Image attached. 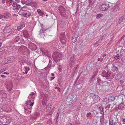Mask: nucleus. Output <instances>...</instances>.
Wrapping results in <instances>:
<instances>
[{
    "label": "nucleus",
    "mask_w": 125,
    "mask_h": 125,
    "mask_svg": "<svg viewBox=\"0 0 125 125\" xmlns=\"http://www.w3.org/2000/svg\"><path fill=\"white\" fill-rule=\"evenodd\" d=\"M52 56L54 61L56 63L59 62L63 57V55L58 52H54L53 53Z\"/></svg>",
    "instance_id": "1"
},
{
    "label": "nucleus",
    "mask_w": 125,
    "mask_h": 125,
    "mask_svg": "<svg viewBox=\"0 0 125 125\" xmlns=\"http://www.w3.org/2000/svg\"><path fill=\"white\" fill-rule=\"evenodd\" d=\"M77 98V95L75 94L73 95L70 94L68 95L67 99V101L70 104H73L76 102Z\"/></svg>",
    "instance_id": "2"
},
{
    "label": "nucleus",
    "mask_w": 125,
    "mask_h": 125,
    "mask_svg": "<svg viewBox=\"0 0 125 125\" xmlns=\"http://www.w3.org/2000/svg\"><path fill=\"white\" fill-rule=\"evenodd\" d=\"M15 58L13 56H10L7 58H5L4 60L5 64L8 62L10 63L14 61Z\"/></svg>",
    "instance_id": "3"
},
{
    "label": "nucleus",
    "mask_w": 125,
    "mask_h": 125,
    "mask_svg": "<svg viewBox=\"0 0 125 125\" xmlns=\"http://www.w3.org/2000/svg\"><path fill=\"white\" fill-rule=\"evenodd\" d=\"M60 40L63 44H64L67 41L66 38L65 37V34L64 33L61 34Z\"/></svg>",
    "instance_id": "4"
},
{
    "label": "nucleus",
    "mask_w": 125,
    "mask_h": 125,
    "mask_svg": "<svg viewBox=\"0 0 125 125\" xmlns=\"http://www.w3.org/2000/svg\"><path fill=\"white\" fill-rule=\"evenodd\" d=\"M125 22V16H123L120 17L116 21L117 24H119L120 23Z\"/></svg>",
    "instance_id": "5"
},
{
    "label": "nucleus",
    "mask_w": 125,
    "mask_h": 125,
    "mask_svg": "<svg viewBox=\"0 0 125 125\" xmlns=\"http://www.w3.org/2000/svg\"><path fill=\"white\" fill-rule=\"evenodd\" d=\"M28 46L29 47L32 51H35L37 49L36 45L32 42L29 43Z\"/></svg>",
    "instance_id": "6"
},
{
    "label": "nucleus",
    "mask_w": 125,
    "mask_h": 125,
    "mask_svg": "<svg viewBox=\"0 0 125 125\" xmlns=\"http://www.w3.org/2000/svg\"><path fill=\"white\" fill-rule=\"evenodd\" d=\"M103 76L105 77V78L107 79L109 78L108 77L110 76L111 74V72H106L105 71H104L102 72Z\"/></svg>",
    "instance_id": "7"
},
{
    "label": "nucleus",
    "mask_w": 125,
    "mask_h": 125,
    "mask_svg": "<svg viewBox=\"0 0 125 125\" xmlns=\"http://www.w3.org/2000/svg\"><path fill=\"white\" fill-rule=\"evenodd\" d=\"M12 6L13 7H14L15 8V9H17V10L20 9L21 8V7L20 5L19 4H18L16 2H14Z\"/></svg>",
    "instance_id": "8"
},
{
    "label": "nucleus",
    "mask_w": 125,
    "mask_h": 125,
    "mask_svg": "<svg viewBox=\"0 0 125 125\" xmlns=\"http://www.w3.org/2000/svg\"><path fill=\"white\" fill-rule=\"evenodd\" d=\"M46 30L47 29H45L44 28H42L40 31L39 34L40 35V36L42 38H44L45 35L44 34L43 31H46Z\"/></svg>",
    "instance_id": "9"
},
{
    "label": "nucleus",
    "mask_w": 125,
    "mask_h": 125,
    "mask_svg": "<svg viewBox=\"0 0 125 125\" xmlns=\"http://www.w3.org/2000/svg\"><path fill=\"white\" fill-rule=\"evenodd\" d=\"M28 3L32 6L35 7L37 6V3L36 1H31V0H28Z\"/></svg>",
    "instance_id": "10"
},
{
    "label": "nucleus",
    "mask_w": 125,
    "mask_h": 125,
    "mask_svg": "<svg viewBox=\"0 0 125 125\" xmlns=\"http://www.w3.org/2000/svg\"><path fill=\"white\" fill-rule=\"evenodd\" d=\"M100 8L101 10L103 11L106 10L107 9H108V7L106 4H103L101 5Z\"/></svg>",
    "instance_id": "11"
},
{
    "label": "nucleus",
    "mask_w": 125,
    "mask_h": 125,
    "mask_svg": "<svg viewBox=\"0 0 125 125\" xmlns=\"http://www.w3.org/2000/svg\"><path fill=\"white\" fill-rule=\"evenodd\" d=\"M99 104L97 102H96L93 103L91 106L92 108L94 110H95V109L98 108V107Z\"/></svg>",
    "instance_id": "12"
},
{
    "label": "nucleus",
    "mask_w": 125,
    "mask_h": 125,
    "mask_svg": "<svg viewBox=\"0 0 125 125\" xmlns=\"http://www.w3.org/2000/svg\"><path fill=\"white\" fill-rule=\"evenodd\" d=\"M78 37V36L77 34H74L72 36V42L73 43L77 41Z\"/></svg>",
    "instance_id": "13"
},
{
    "label": "nucleus",
    "mask_w": 125,
    "mask_h": 125,
    "mask_svg": "<svg viewBox=\"0 0 125 125\" xmlns=\"http://www.w3.org/2000/svg\"><path fill=\"white\" fill-rule=\"evenodd\" d=\"M75 55L74 54H72L71 57L70 59V61L72 63H73V64H74L75 63Z\"/></svg>",
    "instance_id": "14"
},
{
    "label": "nucleus",
    "mask_w": 125,
    "mask_h": 125,
    "mask_svg": "<svg viewBox=\"0 0 125 125\" xmlns=\"http://www.w3.org/2000/svg\"><path fill=\"white\" fill-rule=\"evenodd\" d=\"M124 103H121L119 104L118 107L116 108V109L118 110L122 109L124 107Z\"/></svg>",
    "instance_id": "15"
},
{
    "label": "nucleus",
    "mask_w": 125,
    "mask_h": 125,
    "mask_svg": "<svg viewBox=\"0 0 125 125\" xmlns=\"http://www.w3.org/2000/svg\"><path fill=\"white\" fill-rule=\"evenodd\" d=\"M122 76V74L121 73H119L116 74L115 76L116 79L117 80H119L120 78Z\"/></svg>",
    "instance_id": "16"
},
{
    "label": "nucleus",
    "mask_w": 125,
    "mask_h": 125,
    "mask_svg": "<svg viewBox=\"0 0 125 125\" xmlns=\"http://www.w3.org/2000/svg\"><path fill=\"white\" fill-rule=\"evenodd\" d=\"M92 96L94 100H98L100 99V97L97 95L92 94Z\"/></svg>",
    "instance_id": "17"
},
{
    "label": "nucleus",
    "mask_w": 125,
    "mask_h": 125,
    "mask_svg": "<svg viewBox=\"0 0 125 125\" xmlns=\"http://www.w3.org/2000/svg\"><path fill=\"white\" fill-rule=\"evenodd\" d=\"M109 125H115L116 124H118L117 123H116V122H114V120L112 119H109Z\"/></svg>",
    "instance_id": "18"
},
{
    "label": "nucleus",
    "mask_w": 125,
    "mask_h": 125,
    "mask_svg": "<svg viewBox=\"0 0 125 125\" xmlns=\"http://www.w3.org/2000/svg\"><path fill=\"white\" fill-rule=\"evenodd\" d=\"M6 125H7L10 123L11 121V119L10 117H6Z\"/></svg>",
    "instance_id": "19"
},
{
    "label": "nucleus",
    "mask_w": 125,
    "mask_h": 125,
    "mask_svg": "<svg viewBox=\"0 0 125 125\" xmlns=\"http://www.w3.org/2000/svg\"><path fill=\"white\" fill-rule=\"evenodd\" d=\"M10 30L9 28L8 27H6L3 30V31L4 32L8 33L10 32Z\"/></svg>",
    "instance_id": "20"
},
{
    "label": "nucleus",
    "mask_w": 125,
    "mask_h": 125,
    "mask_svg": "<svg viewBox=\"0 0 125 125\" xmlns=\"http://www.w3.org/2000/svg\"><path fill=\"white\" fill-rule=\"evenodd\" d=\"M12 87L13 86L11 84H10L9 85H8L7 86V88L10 91H11Z\"/></svg>",
    "instance_id": "21"
},
{
    "label": "nucleus",
    "mask_w": 125,
    "mask_h": 125,
    "mask_svg": "<svg viewBox=\"0 0 125 125\" xmlns=\"http://www.w3.org/2000/svg\"><path fill=\"white\" fill-rule=\"evenodd\" d=\"M112 70L113 71L115 72L118 70V68L115 65H113L112 68Z\"/></svg>",
    "instance_id": "22"
},
{
    "label": "nucleus",
    "mask_w": 125,
    "mask_h": 125,
    "mask_svg": "<svg viewBox=\"0 0 125 125\" xmlns=\"http://www.w3.org/2000/svg\"><path fill=\"white\" fill-rule=\"evenodd\" d=\"M25 25L24 23L22 24L21 25L17 27V30L18 31H19L21 30V29L23 27H25Z\"/></svg>",
    "instance_id": "23"
},
{
    "label": "nucleus",
    "mask_w": 125,
    "mask_h": 125,
    "mask_svg": "<svg viewBox=\"0 0 125 125\" xmlns=\"http://www.w3.org/2000/svg\"><path fill=\"white\" fill-rule=\"evenodd\" d=\"M119 9V7L118 5H116L113 8V10L114 12H115Z\"/></svg>",
    "instance_id": "24"
},
{
    "label": "nucleus",
    "mask_w": 125,
    "mask_h": 125,
    "mask_svg": "<svg viewBox=\"0 0 125 125\" xmlns=\"http://www.w3.org/2000/svg\"><path fill=\"white\" fill-rule=\"evenodd\" d=\"M23 35L24 36L26 37L27 38H28L29 37L28 33L27 32V31H25L23 33Z\"/></svg>",
    "instance_id": "25"
},
{
    "label": "nucleus",
    "mask_w": 125,
    "mask_h": 125,
    "mask_svg": "<svg viewBox=\"0 0 125 125\" xmlns=\"http://www.w3.org/2000/svg\"><path fill=\"white\" fill-rule=\"evenodd\" d=\"M98 73L97 71L96 70H94L93 73V75L92 77V78H94L95 77L96 75Z\"/></svg>",
    "instance_id": "26"
},
{
    "label": "nucleus",
    "mask_w": 125,
    "mask_h": 125,
    "mask_svg": "<svg viewBox=\"0 0 125 125\" xmlns=\"http://www.w3.org/2000/svg\"><path fill=\"white\" fill-rule=\"evenodd\" d=\"M25 10H23L22 9H21L19 11L18 13L20 15H23V14L25 12Z\"/></svg>",
    "instance_id": "27"
},
{
    "label": "nucleus",
    "mask_w": 125,
    "mask_h": 125,
    "mask_svg": "<svg viewBox=\"0 0 125 125\" xmlns=\"http://www.w3.org/2000/svg\"><path fill=\"white\" fill-rule=\"evenodd\" d=\"M10 14L8 12H6L4 14L3 16L4 17L6 18L7 17L10 16Z\"/></svg>",
    "instance_id": "28"
},
{
    "label": "nucleus",
    "mask_w": 125,
    "mask_h": 125,
    "mask_svg": "<svg viewBox=\"0 0 125 125\" xmlns=\"http://www.w3.org/2000/svg\"><path fill=\"white\" fill-rule=\"evenodd\" d=\"M51 106H52L51 104H49L46 107L47 110H49L51 109L52 107H51Z\"/></svg>",
    "instance_id": "29"
},
{
    "label": "nucleus",
    "mask_w": 125,
    "mask_h": 125,
    "mask_svg": "<svg viewBox=\"0 0 125 125\" xmlns=\"http://www.w3.org/2000/svg\"><path fill=\"white\" fill-rule=\"evenodd\" d=\"M103 15L101 13L97 14L96 16V18L97 19H98L103 16Z\"/></svg>",
    "instance_id": "30"
},
{
    "label": "nucleus",
    "mask_w": 125,
    "mask_h": 125,
    "mask_svg": "<svg viewBox=\"0 0 125 125\" xmlns=\"http://www.w3.org/2000/svg\"><path fill=\"white\" fill-rule=\"evenodd\" d=\"M120 56L119 54H117L114 57V58L115 60H120Z\"/></svg>",
    "instance_id": "31"
},
{
    "label": "nucleus",
    "mask_w": 125,
    "mask_h": 125,
    "mask_svg": "<svg viewBox=\"0 0 125 125\" xmlns=\"http://www.w3.org/2000/svg\"><path fill=\"white\" fill-rule=\"evenodd\" d=\"M37 11L38 12L40 13L42 15H43L44 13V12L42 11L40 9H38L37 10Z\"/></svg>",
    "instance_id": "32"
},
{
    "label": "nucleus",
    "mask_w": 125,
    "mask_h": 125,
    "mask_svg": "<svg viewBox=\"0 0 125 125\" xmlns=\"http://www.w3.org/2000/svg\"><path fill=\"white\" fill-rule=\"evenodd\" d=\"M106 36V35L104 34L103 35L102 37L100 38V40H101V41L103 40L104 39H105Z\"/></svg>",
    "instance_id": "33"
},
{
    "label": "nucleus",
    "mask_w": 125,
    "mask_h": 125,
    "mask_svg": "<svg viewBox=\"0 0 125 125\" xmlns=\"http://www.w3.org/2000/svg\"><path fill=\"white\" fill-rule=\"evenodd\" d=\"M20 39V38L19 36H17L14 39V42H18Z\"/></svg>",
    "instance_id": "34"
},
{
    "label": "nucleus",
    "mask_w": 125,
    "mask_h": 125,
    "mask_svg": "<svg viewBox=\"0 0 125 125\" xmlns=\"http://www.w3.org/2000/svg\"><path fill=\"white\" fill-rule=\"evenodd\" d=\"M24 68L25 70V71L27 72H28L29 70L30 69L29 67L28 66L25 67Z\"/></svg>",
    "instance_id": "35"
},
{
    "label": "nucleus",
    "mask_w": 125,
    "mask_h": 125,
    "mask_svg": "<svg viewBox=\"0 0 125 125\" xmlns=\"http://www.w3.org/2000/svg\"><path fill=\"white\" fill-rule=\"evenodd\" d=\"M99 109L101 111H102V112H103V113H104L103 110V108L102 106H100L99 108Z\"/></svg>",
    "instance_id": "36"
},
{
    "label": "nucleus",
    "mask_w": 125,
    "mask_h": 125,
    "mask_svg": "<svg viewBox=\"0 0 125 125\" xmlns=\"http://www.w3.org/2000/svg\"><path fill=\"white\" fill-rule=\"evenodd\" d=\"M98 86H99V89L100 90H102L103 88V86L102 85H98Z\"/></svg>",
    "instance_id": "37"
},
{
    "label": "nucleus",
    "mask_w": 125,
    "mask_h": 125,
    "mask_svg": "<svg viewBox=\"0 0 125 125\" xmlns=\"http://www.w3.org/2000/svg\"><path fill=\"white\" fill-rule=\"evenodd\" d=\"M92 114L90 112H89L87 114L86 116L87 117H89V116H90Z\"/></svg>",
    "instance_id": "38"
},
{
    "label": "nucleus",
    "mask_w": 125,
    "mask_h": 125,
    "mask_svg": "<svg viewBox=\"0 0 125 125\" xmlns=\"http://www.w3.org/2000/svg\"><path fill=\"white\" fill-rule=\"evenodd\" d=\"M123 54H125V52L124 51H121L120 52V55H123Z\"/></svg>",
    "instance_id": "39"
},
{
    "label": "nucleus",
    "mask_w": 125,
    "mask_h": 125,
    "mask_svg": "<svg viewBox=\"0 0 125 125\" xmlns=\"http://www.w3.org/2000/svg\"><path fill=\"white\" fill-rule=\"evenodd\" d=\"M28 14V13H25L24 14H23L22 15L24 17H27V15Z\"/></svg>",
    "instance_id": "40"
},
{
    "label": "nucleus",
    "mask_w": 125,
    "mask_h": 125,
    "mask_svg": "<svg viewBox=\"0 0 125 125\" xmlns=\"http://www.w3.org/2000/svg\"><path fill=\"white\" fill-rule=\"evenodd\" d=\"M103 58L100 59V58H99L98 59V60H97L98 61H100L101 62H102L103 61Z\"/></svg>",
    "instance_id": "41"
},
{
    "label": "nucleus",
    "mask_w": 125,
    "mask_h": 125,
    "mask_svg": "<svg viewBox=\"0 0 125 125\" xmlns=\"http://www.w3.org/2000/svg\"><path fill=\"white\" fill-rule=\"evenodd\" d=\"M80 80L81 82L83 81H84V79L82 77L80 79Z\"/></svg>",
    "instance_id": "42"
},
{
    "label": "nucleus",
    "mask_w": 125,
    "mask_h": 125,
    "mask_svg": "<svg viewBox=\"0 0 125 125\" xmlns=\"http://www.w3.org/2000/svg\"><path fill=\"white\" fill-rule=\"evenodd\" d=\"M34 94V93L33 92H32L31 94H30V95L32 96Z\"/></svg>",
    "instance_id": "43"
},
{
    "label": "nucleus",
    "mask_w": 125,
    "mask_h": 125,
    "mask_svg": "<svg viewBox=\"0 0 125 125\" xmlns=\"http://www.w3.org/2000/svg\"><path fill=\"white\" fill-rule=\"evenodd\" d=\"M110 106H111V105L109 104L107 106V107L109 109L110 107Z\"/></svg>",
    "instance_id": "44"
},
{
    "label": "nucleus",
    "mask_w": 125,
    "mask_h": 125,
    "mask_svg": "<svg viewBox=\"0 0 125 125\" xmlns=\"http://www.w3.org/2000/svg\"><path fill=\"white\" fill-rule=\"evenodd\" d=\"M34 104L33 102H31V104H30V105L31 106H33Z\"/></svg>",
    "instance_id": "45"
},
{
    "label": "nucleus",
    "mask_w": 125,
    "mask_h": 125,
    "mask_svg": "<svg viewBox=\"0 0 125 125\" xmlns=\"http://www.w3.org/2000/svg\"><path fill=\"white\" fill-rule=\"evenodd\" d=\"M56 88H57V89L59 91V92H61L60 91V89L59 87H56Z\"/></svg>",
    "instance_id": "46"
},
{
    "label": "nucleus",
    "mask_w": 125,
    "mask_h": 125,
    "mask_svg": "<svg viewBox=\"0 0 125 125\" xmlns=\"http://www.w3.org/2000/svg\"><path fill=\"white\" fill-rule=\"evenodd\" d=\"M3 17V15L1 14H0V19H2Z\"/></svg>",
    "instance_id": "47"
},
{
    "label": "nucleus",
    "mask_w": 125,
    "mask_h": 125,
    "mask_svg": "<svg viewBox=\"0 0 125 125\" xmlns=\"http://www.w3.org/2000/svg\"><path fill=\"white\" fill-rule=\"evenodd\" d=\"M31 13L29 12L28 13V17H30L31 16Z\"/></svg>",
    "instance_id": "48"
},
{
    "label": "nucleus",
    "mask_w": 125,
    "mask_h": 125,
    "mask_svg": "<svg viewBox=\"0 0 125 125\" xmlns=\"http://www.w3.org/2000/svg\"><path fill=\"white\" fill-rule=\"evenodd\" d=\"M3 49V48H1L0 49V52H1L2 51H4V50H2V49Z\"/></svg>",
    "instance_id": "49"
},
{
    "label": "nucleus",
    "mask_w": 125,
    "mask_h": 125,
    "mask_svg": "<svg viewBox=\"0 0 125 125\" xmlns=\"http://www.w3.org/2000/svg\"><path fill=\"white\" fill-rule=\"evenodd\" d=\"M8 1L11 3L14 1L13 0H9Z\"/></svg>",
    "instance_id": "50"
},
{
    "label": "nucleus",
    "mask_w": 125,
    "mask_h": 125,
    "mask_svg": "<svg viewBox=\"0 0 125 125\" xmlns=\"http://www.w3.org/2000/svg\"><path fill=\"white\" fill-rule=\"evenodd\" d=\"M98 43V42H96V43H95L94 45H95L96 46H98V44H97Z\"/></svg>",
    "instance_id": "51"
},
{
    "label": "nucleus",
    "mask_w": 125,
    "mask_h": 125,
    "mask_svg": "<svg viewBox=\"0 0 125 125\" xmlns=\"http://www.w3.org/2000/svg\"><path fill=\"white\" fill-rule=\"evenodd\" d=\"M55 78V77H51L50 79L51 80H52L53 79H54V78Z\"/></svg>",
    "instance_id": "52"
},
{
    "label": "nucleus",
    "mask_w": 125,
    "mask_h": 125,
    "mask_svg": "<svg viewBox=\"0 0 125 125\" xmlns=\"http://www.w3.org/2000/svg\"><path fill=\"white\" fill-rule=\"evenodd\" d=\"M1 77H3L4 78H5V75H2L1 76Z\"/></svg>",
    "instance_id": "53"
},
{
    "label": "nucleus",
    "mask_w": 125,
    "mask_h": 125,
    "mask_svg": "<svg viewBox=\"0 0 125 125\" xmlns=\"http://www.w3.org/2000/svg\"><path fill=\"white\" fill-rule=\"evenodd\" d=\"M2 0V3L3 4L4 3H5V0Z\"/></svg>",
    "instance_id": "54"
},
{
    "label": "nucleus",
    "mask_w": 125,
    "mask_h": 125,
    "mask_svg": "<svg viewBox=\"0 0 125 125\" xmlns=\"http://www.w3.org/2000/svg\"><path fill=\"white\" fill-rule=\"evenodd\" d=\"M66 125H72V123H68Z\"/></svg>",
    "instance_id": "55"
},
{
    "label": "nucleus",
    "mask_w": 125,
    "mask_h": 125,
    "mask_svg": "<svg viewBox=\"0 0 125 125\" xmlns=\"http://www.w3.org/2000/svg\"><path fill=\"white\" fill-rule=\"evenodd\" d=\"M3 74H9V73H7V72H4L3 73Z\"/></svg>",
    "instance_id": "56"
},
{
    "label": "nucleus",
    "mask_w": 125,
    "mask_h": 125,
    "mask_svg": "<svg viewBox=\"0 0 125 125\" xmlns=\"http://www.w3.org/2000/svg\"><path fill=\"white\" fill-rule=\"evenodd\" d=\"M41 26L42 27V28H43V24H41Z\"/></svg>",
    "instance_id": "57"
},
{
    "label": "nucleus",
    "mask_w": 125,
    "mask_h": 125,
    "mask_svg": "<svg viewBox=\"0 0 125 125\" xmlns=\"http://www.w3.org/2000/svg\"><path fill=\"white\" fill-rule=\"evenodd\" d=\"M23 73L24 74H26L27 73V72L25 71V72H23Z\"/></svg>",
    "instance_id": "58"
},
{
    "label": "nucleus",
    "mask_w": 125,
    "mask_h": 125,
    "mask_svg": "<svg viewBox=\"0 0 125 125\" xmlns=\"http://www.w3.org/2000/svg\"><path fill=\"white\" fill-rule=\"evenodd\" d=\"M106 54H104L103 55V57H105V56H106Z\"/></svg>",
    "instance_id": "59"
},
{
    "label": "nucleus",
    "mask_w": 125,
    "mask_h": 125,
    "mask_svg": "<svg viewBox=\"0 0 125 125\" xmlns=\"http://www.w3.org/2000/svg\"><path fill=\"white\" fill-rule=\"evenodd\" d=\"M50 56H51V55L50 54H48V55H47V56L48 57H50Z\"/></svg>",
    "instance_id": "60"
},
{
    "label": "nucleus",
    "mask_w": 125,
    "mask_h": 125,
    "mask_svg": "<svg viewBox=\"0 0 125 125\" xmlns=\"http://www.w3.org/2000/svg\"><path fill=\"white\" fill-rule=\"evenodd\" d=\"M122 121L123 122H125V118L123 119Z\"/></svg>",
    "instance_id": "61"
},
{
    "label": "nucleus",
    "mask_w": 125,
    "mask_h": 125,
    "mask_svg": "<svg viewBox=\"0 0 125 125\" xmlns=\"http://www.w3.org/2000/svg\"><path fill=\"white\" fill-rule=\"evenodd\" d=\"M2 43L1 42H0V47H1V46L2 45Z\"/></svg>",
    "instance_id": "62"
},
{
    "label": "nucleus",
    "mask_w": 125,
    "mask_h": 125,
    "mask_svg": "<svg viewBox=\"0 0 125 125\" xmlns=\"http://www.w3.org/2000/svg\"><path fill=\"white\" fill-rule=\"evenodd\" d=\"M125 36V35H123V36L122 37V39Z\"/></svg>",
    "instance_id": "63"
},
{
    "label": "nucleus",
    "mask_w": 125,
    "mask_h": 125,
    "mask_svg": "<svg viewBox=\"0 0 125 125\" xmlns=\"http://www.w3.org/2000/svg\"><path fill=\"white\" fill-rule=\"evenodd\" d=\"M28 109V108H24V109L25 110H27V109Z\"/></svg>",
    "instance_id": "64"
}]
</instances>
